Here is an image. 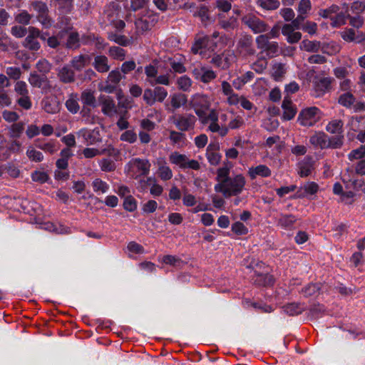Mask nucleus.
I'll use <instances>...</instances> for the list:
<instances>
[{
    "instance_id": "62",
    "label": "nucleus",
    "mask_w": 365,
    "mask_h": 365,
    "mask_svg": "<svg viewBox=\"0 0 365 365\" xmlns=\"http://www.w3.org/2000/svg\"><path fill=\"white\" fill-rule=\"evenodd\" d=\"M312 4L310 0H301L298 5L297 11L299 14L307 15L311 10Z\"/></svg>"
},
{
    "instance_id": "42",
    "label": "nucleus",
    "mask_w": 365,
    "mask_h": 365,
    "mask_svg": "<svg viewBox=\"0 0 365 365\" xmlns=\"http://www.w3.org/2000/svg\"><path fill=\"white\" fill-rule=\"evenodd\" d=\"M31 179L34 182L41 184L46 182L49 180V175L43 171L35 170L31 173Z\"/></svg>"
},
{
    "instance_id": "15",
    "label": "nucleus",
    "mask_w": 365,
    "mask_h": 365,
    "mask_svg": "<svg viewBox=\"0 0 365 365\" xmlns=\"http://www.w3.org/2000/svg\"><path fill=\"white\" fill-rule=\"evenodd\" d=\"M58 76L60 81L64 83H73L76 80L74 70L68 65L64 66L59 70Z\"/></svg>"
},
{
    "instance_id": "5",
    "label": "nucleus",
    "mask_w": 365,
    "mask_h": 365,
    "mask_svg": "<svg viewBox=\"0 0 365 365\" xmlns=\"http://www.w3.org/2000/svg\"><path fill=\"white\" fill-rule=\"evenodd\" d=\"M168 96L167 90L161 86H155L153 89L146 88L144 91L143 98L148 106H153L155 102L162 103Z\"/></svg>"
},
{
    "instance_id": "3",
    "label": "nucleus",
    "mask_w": 365,
    "mask_h": 365,
    "mask_svg": "<svg viewBox=\"0 0 365 365\" xmlns=\"http://www.w3.org/2000/svg\"><path fill=\"white\" fill-rule=\"evenodd\" d=\"M257 46L261 49V53H265L271 58L277 56L279 53V46L277 42L269 41L267 35H259L256 38Z\"/></svg>"
},
{
    "instance_id": "56",
    "label": "nucleus",
    "mask_w": 365,
    "mask_h": 365,
    "mask_svg": "<svg viewBox=\"0 0 365 365\" xmlns=\"http://www.w3.org/2000/svg\"><path fill=\"white\" fill-rule=\"evenodd\" d=\"M267 61L265 58H259L252 65V68L257 73H261L267 68Z\"/></svg>"
},
{
    "instance_id": "23",
    "label": "nucleus",
    "mask_w": 365,
    "mask_h": 365,
    "mask_svg": "<svg viewBox=\"0 0 365 365\" xmlns=\"http://www.w3.org/2000/svg\"><path fill=\"white\" fill-rule=\"evenodd\" d=\"M297 220V217L293 215L282 214L277 220V224L284 229L290 230Z\"/></svg>"
},
{
    "instance_id": "58",
    "label": "nucleus",
    "mask_w": 365,
    "mask_h": 365,
    "mask_svg": "<svg viewBox=\"0 0 365 365\" xmlns=\"http://www.w3.org/2000/svg\"><path fill=\"white\" fill-rule=\"evenodd\" d=\"M121 79L122 75L118 69L111 71L108 76V81L115 85H118Z\"/></svg>"
},
{
    "instance_id": "14",
    "label": "nucleus",
    "mask_w": 365,
    "mask_h": 365,
    "mask_svg": "<svg viewBox=\"0 0 365 365\" xmlns=\"http://www.w3.org/2000/svg\"><path fill=\"white\" fill-rule=\"evenodd\" d=\"M334 79L329 77L315 78L313 81L314 89L317 92V95L322 94L331 89V84Z\"/></svg>"
},
{
    "instance_id": "7",
    "label": "nucleus",
    "mask_w": 365,
    "mask_h": 365,
    "mask_svg": "<svg viewBox=\"0 0 365 365\" xmlns=\"http://www.w3.org/2000/svg\"><path fill=\"white\" fill-rule=\"evenodd\" d=\"M242 23L250 28L254 34H261L268 30L267 24L254 14H249L242 19Z\"/></svg>"
},
{
    "instance_id": "26",
    "label": "nucleus",
    "mask_w": 365,
    "mask_h": 365,
    "mask_svg": "<svg viewBox=\"0 0 365 365\" xmlns=\"http://www.w3.org/2000/svg\"><path fill=\"white\" fill-rule=\"evenodd\" d=\"M230 162L227 161V163H224L223 167L217 169V177H216V180L218 181L217 184H224L230 178V168L227 166V164H230Z\"/></svg>"
},
{
    "instance_id": "16",
    "label": "nucleus",
    "mask_w": 365,
    "mask_h": 365,
    "mask_svg": "<svg viewBox=\"0 0 365 365\" xmlns=\"http://www.w3.org/2000/svg\"><path fill=\"white\" fill-rule=\"evenodd\" d=\"M92 65L99 73H107L110 70L108 58L104 55L96 56Z\"/></svg>"
},
{
    "instance_id": "19",
    "label": "nucleus",
    "mask_w": 365,
    "mask_h": 365,
    "mask_svg": "<svg viewBox=\"0 0 365 365\" xmlns=\"http://www.w3.org/2000/svg\"><path fill=\"white\" fill-rule=\"evenodd\" d=\"M133 166L137 169L138 174L135 178L140 176H145L149 173L150 163L148 160L136 158L133 161Z\"/></svg>"
},
{
    "instance_id": "60",
    "label": "nucleus",
    "mask_w": 365,
    "mask_h": 365,
    "mask_svg": "<svg viewBox=\"0 0 365 365\" xmlns=\"http://www.w3.org/2000/svg\"><path fill=\"white\" fill-rule=\"evenodd\" d=\"M178 88L183 91H187L191 86V80L186 76H181L178 80Z\"/></svg>"
},
{
    "instance_id": "13",
    "label": "nucleus",
    "mask_w": 365,
    "mask_h": 365,
    "mask_svg": "<svg viewBox=\"0 0 365 365\" xmlns=\"http://www.w3.org/2000/svg\"><path fill=\"white\" fill-rule=\"evenodd\" d=\"M99 101L102 105V112L104 115L111 116L113 113H117L115 102L111 97L102 95L99 97Z\"/></svg>"
},
{
    "instance_id": "35",
    "label": "nucleus",
    "mask_w": 365,
    "mask_h": 365,
    "mask_svg": "<svg viewBox=\"0 0 365 365\" xmlns=\"http://www.w3.org/2000/svg\"><path fill=\"white\" fill-rule=\"evenodd\" d=\"M344 135H336L331 138L328 137V141L327 142V148L336 149L340 148L343 145Z\"/></svg>"
},
{
    "instance_id": "34",
    "label": "nucleus",
    "mask_w": 365,
    "mask_h": 365,
    "mask_svg": "<svg viewBox=\"0 0 365 365\" xmlns=\"http://www.w3.org/2000/svg\"><path fill=\"white\" fill-rule=\"evenodd\" d=\"M34 144L37 148L51 154L53 153L56 150L55 143L52 141L43 143L40 138H37L34 140Z\"/></svg>"
},
{
    "instance_id": "52",
    "label": "nucleus",
    "mask_w": 365,
    "mask_h": 365,
    "mask_svg": "<svg viewBox=\"0 0 365 365\" xmlns=\"http://www.w3.org/2000/svg\"><path fill=\"white\" fill-rule=\"evenodd\" d=\"M339 11V6L336 4H332L331 6H329L328 9H321L319 11V14L324 18H330L331 17V15L333 14H336Z\"/></svg>"
},
{
    "instance_id": "51",
    "label": "nucleus",
    "mask_w": 365,
    "mask_h": 365,
    "mask_svg": "<svg viewBox=\"0 0 365 365\" xmlns=\"http://www.w3.org/2000/svg\"><path fill=\"white\" fill-rule=\"evenodd\" d=\"M14 91L18 95L21 96L29 95L27 85L24 81H19L16 83L14 86Z\"/></svg>"
},
{
    "instance_id": "47",
    "label": "nucleus",
    "mask_w": 365,
    "mask_h": 365,
    "mask_svg": "<svg viewBox=\"0 0 365 365\" xmlns=\"http://www.w3.org/2000/svg\"><path fill=\"white\" fill-rule=\"evenodd\" d=\"M31 18L32 16L26 11L24 10L16 15L15 21L20 24L28 25L30 23Z\"/></svg>"
},
{
    "instance_id": "36",
    "label": "nucleus",
    "mask_w": 365,
    "mask_h": 365,
    "mask_svg": "<svg viewBox=\"0 0 365 365\" xmlns=\"http://www.w3.org/2000/svg\"><path fill=\"white\" fill-rule=\"evenodd\" d=\"M91 108L90 106H83L80 111L82 118H84L86 123L93 124L96 123V116L91 114Z\"/></svg>"
},
{
    "instance_id": "17",
    "label": "nucleus",
    "mask_w": 365,
    "mask_h": 365,
    "mask_svg": "<svg viewBox=\"0 0 365 365\" xmlns=\"http://www.w3.org/2000/svg\"><path fill=\"white\" fill-rule=\"evenodd\" d=\"M29 83L33 86L38 88H46L48 85V81L46 76H40L36 72L31 73L29 78Z\"/></svg>"
},
{
    "instance_id": "40",
    "label": "nucleus",
    "mask_w": 365,
    "mask_h": 365,
    "mask_svg": "<svg viewBox=\"0 0 365 365\" xmlns=\"http://www.w3.org/2000/svg\"><path fill=\"white\" fill-rule=\"evenodd\" d=\"M169 139L174 144H184L186 140L185 135L182 132L170 130Z\"/></svg>"
},
{
    "instance_id": "29",
    "label": "nucleus",
    "mask_w": 365,
    "mask_h": 365,
    "mask_svg": "<svg viewBox=\"0 0 365 365\" xmlns=\"http://www.w3.org/2000/svg\"><path fill=\"white\" fill-rule=\"evenodd\" d=\"M191 104L193 108H195L196 107L202 109H209L210 108V103L208 102L207 97L203 95L195 96L193 98Z\"/></svg>"
},
{
    "instance_id": "64",
    "label": "nucleus",
    "mask_w": 365,
    "mask_h": 365,
    "mask_svg": "<svg viewBox=\"0 0 365 365\" xmlns=\"http://www.w3.org/2000/svg\"><path fill=\"white\" fill-rule=\"evenodd\" d=\"M159 176L163 180H168L172 178L173 173L168 166H160L159 168Z\"/></svg>"
},
{
    "instance_id": "46",
    "label": "nucleus",
    "mask_w": 365,
    "mask_h": 365,
    "mask_svg": "<svg viewBox=\"0 0 365 365\" xmlns=\"http://www.w3.org/2000/svg\"><path fill=\"white\" fill-rule=\"evenodd\" d=\"M261 7L267 10H274L279 6L278 0H258Z\"/></svg>"
},
{
    "instance_id": "55",
    "label": "nucleus",
    "mask_w": 365,
    "mask_h": 365,
    "mask_svg": "<svg viewBox=\"0 0 365 365\" xmlns=\"http://www.w3.org/2000/svg\"><path fill=\"white\" fill-rule=\"evenodd\" d=\"M201 70L202 73L200 80L203 83H209L216 78V74L212 70L205 69V68H202Z\"/></svg>"
},
{
    "instance_id": "28",
    "label": "nucleus",
    "mask_w": 365,
    "mask_h": 365,
    "mask_svg": "<svg viewBox=\"0 0 365 365\" xmlns=\"http://www.w3.org/2000/svg\"><path fill=\"white\" fill-rule=\"evenodd\" d=\"M108 55L115 60L123 61L125 58L126 51L119 46H110L108 51Z\"/></svg>"
},
{
    "instance_id": "9",
    "label": "nucleus",
    "mask_w": 365,
    "mask_h": 365,
    "mask_svg": "<svg viewBox=\"0 0 365 365\" xmlns=\"http://www.w3.org/2000/svg\"><path fill=\"white\" fill-rule=\"evenodd\" d=\"M252 283L258 287H271L274 283V278L272 274H269L268 271L261 272L258 269H255L253 275L251 276Z\"/></svg>"
},
{
    "instance_id": "27",
    "label": "nucleus",
    "mask_w": 365,
    "mask_h": 365,
    "mask_svg": "<svg viewBox=\"0 0 365 365\" xmlns=\"http://www.w3.org/2000/svg\"><path fill=\"white\" fill-rule=\"evenodd\" d=\"M81 46L80 43V37L78 32H71L68 34L66 43V48L72 50H76L79 48Z\"/></svg>"
},
{
    "instance_id": "10",
    "label": "nucleus",
    "mask_w": 365,
    "mask_h": 365,
    "mask_svg": "<svg viewBox=\"0 0 365 365\" xmlns=\"http://www.w3.org/2000/svg\"><path fill=\"white\" fill-rule=\"evenodd\" d=\"M29 34L25 38L23 46L29 51H36L41 48L40 43L38 41V36H40V30L36 27H29Z\"/></svg>"
},
{
    "instance_id": "44",
    "label": "nucleus",
    "mask_w": 365,
    "mask_h": 365,
    "mask_svg": "<svg viewBox=\"0 0 365 365\" xmlns=\"http://www.w3.org/2000/svg\"><path fill=\"white\" fill-rule=\"evenodd\" d=\"M123 208L128 212H133L137 208V202L130 195L126 196L123 202Z\"/></svg>"
},
{
    "instance_id": "1",
    "label": "nucleus",
    "mask_w": 365,
    "mask_h": 365,
    "mask_svg": "<svg viewBox=\"0 0 365 365\" xmlns=\"http://www.w3.org/2000/svg\"><path fill=\"white\" fill-rule=\"evenodd\" d=\"M245 178L242 175H237L234 178H230L224 184H216L215 190L221 192L226 198L240 194L245 185Z\"/></svg>"
},
{
    "instance_id": "30",
    "label": "nucleus",
    "mask_w": 365,
    "mask_h": 365,
    "mask_svg": "<svg viewBox=\"0 0 365 365\" xmlns=\"http://www.w3.org/2000/svg\"><path fill=\"white\" fill-rule=\"evenodd\" d=\"M24 130V123L23 122L13 123L9 130L10 138L16 139L21 137Z\"/></svg>"
},
{
    "instance_id": "4",
    "label": "nucleus",
    "mask_w": 365,
    "mask_h": 365,
    "mask_svg": "<svg viewBox=\"0 0 365 365\" xmlns=\"http://www.w3.org/2000/svg\"><path fill=\"white\" fill-rule=\"evenodd\" d=\"M31 6L37 13V20L44 28H50L52 26L53 20L49 16V9L47 4L41 1H34L31 3Z\"/></svg>"
},
{
    "instance_id": "50",
    "label": "nucleus",
    "mask_w": 365,
    "mask_h": 365,
    "mask_svg": "<svg viewBox=\"0 0 365 365\" xmlns=\"http://www.w3.org/2000/svg\"><path fill=\"white\" fill-rule=\"evenodd\" d=\"M101 168L104 172H112L115 170L116 166L113 160L103 158L100 163Z\"/></svg>"
},
{
    "instance_id": "61",
    "label": "nucleus",
    "mask_w": 365,
    "mask_h": 365,
    "mask_svg": "<svg viewBox=\"0 0 365 365\" xmlns=\"http://www.w3.org/2000/svg\"><path fill=\"white\" fill-rule=\"evenodd\" d=\"M232 231L238 235H246L248 229L240 222H236L232 225Z\"/></svg>"
},
{
    "instance_id": "31",
    "label": "nucleus",
    "mask_w": 365,
    "mask_h": 365,
    "mask_svg": "<svg viewBox=\"0 0 365 365\" xmlns=\"http://www.w3.org/2000/svg\"><path fill=\"white\" fill-rule=\"evenodd\" d=\"M344 123L341 120H334L328 123L327 130L331 133L342 135Z\"/></svg>"
},
{
    "instance_id": "24",
    "label": "nucleus",
    "mask_w": 365,
    "mask_h": 365,
    "mask_svg": "<svg viewBox=\"0 0 365 365\" xmlns=\"http://www.w3.org/2000/svg\"><path fill=\"white\" fill-rule=\"evenodd\" d=\"M81 99L83 106L96 107V100L94 93L91 90H85L81 93Z\"/></svg>"
},
{
    "instance_id": "53",
    "label": "nucleus",
    "mask_w": 365,
    "mask_h": 365,
    "mask_svg": "<svg viewBox=\"0 0 365 365\" xmlns=\"http://www.w3.org/2000/svg\"><path fill=\"white\" fill-rule=\"evenodd\" d=\"M26 155L31 160L34 162H41L43 159L42 153L37 151L34 148L28 149L26 151Z\"/></svg>"
},
{
    "instance_id": "11",
    "label": "nucleus",
    "mask_w": 365,
    "mask_h": 365,
    "mask_svg": "<svg viewBox=\"0 0 365 365\" xmlns=\"http://www.w3.org/2000/svg\"><path fill=\"white\" fill-rule=\"evenodd\" d=\"M91 61V56L88 54H80L72 58L70 61V66L74 71L81 72L88 66Z\"/></svg>"
},
{
    "instance_id": "22",
    "label": "nucleus",
    "mask_w": 365,
    "mask_h": 365,
    "mask_svg": "<svg viewBox=\"0 0 365 365\" xmlns=\"http://www.w3.org/2000/svg\"><path fill=\"white\" fill-rule=\"evenodd\" d=\"M219 149V145H209L207 148V158L209 163L212 165H217L219 164L221 160V155L215 150Z\"/></svg>"
},
{
    "instance_id": "38",
    "label": "nucleus",
    "mask_w": 365,
    "mask_h": 365,
    "mask_svg": "<svg viewBox=\"0 0 365 365\" xmlns=\"http://www.w3.org/2000/svg\"><path fill=\"white\" fill-rule=\"evenodd\" d=\"M355 97L349 92H346L341 95L339 98L338 102L344 107L350 108L355 102Z\"/></svg>"
},
{
    "instance_id": "8",
    "label": "nucleus",
    "mask_w": 365,
    "mask_h": 365,
    "mask_svg": "<svg viewBox=\"0 0 365 365\" xmlns=\"http://www.w3.org/2000/svg\"><path fill=\"white\" fill-rule=\"evenodd\" d=\"M237 51L244 57L255 54L253 46V38L251 35L245 34L241 36L237 43Z\"/></svg>"
},
{
    "instance_id": "41",
    "label": "nucleus",
    "mask_w": 365,
    "mask_h": 365,
    "mask_svg": "<svg viewBox=\"0 0 365 365\" xmlns=\"http://www.w3.org/2000/svg\"><path fill=\"white\" fill-rule=\"evenodd\" d=\"M209 40L210 39L208 36H204L197 39L191 48L192 52L195 54H197L200 49L207 47Z\"/></svg>"
},
{
    "instance_id": "57",
    "label": "nucleus",
    "mask_w": 365,
    "mask_h": 365,
    "mask_svg": "<svg viewBox=\"0 0 365 365\" xmlns=\"http://www.w3.org/2000/svg\"><path fill=\"white\" fill-rule=\"evenodd\" d=\"M6 73L9 78L15 81L19 80L21 76V71L18 67H8L6 70Z\"/></svg>"
},
{
    "instance_id": "48",
    "label": "nucleus",
    "mask_w": 365,
    "mask_h": 365,
    "mask_svg": "<svg viewBox=\"0 0 365 365\" xmlns=\"http://www.w3.org/2000/svg\"><path fill=\"white\" fill-rule=\"evenodd\" d=\"M365 157V145H361L359 148L353 150L349 154V159L350 160L361 159Z\"/></svg>"
},
{
    "instance_id": "18",
    "label": "nucleus",
    "mask_w": 365,
    "mask_h": 365,
    "mask_svg": "<svg viewBox=\"0 0 365 365\" xmlns=\"http://www.w3.org/2000/svg\"><path fill=\"white\" fill-rule=\"evenodd\" d=\"M43 110L48 113H56L59 110V103L53 97H46L42 102Z\"/></svg>"
},
{
    "instance_id": "12",
    "label": "nucleus",
    "mask_w": 365,
    "mask_h": 365,
    "mask_svg": "<svg viewBox=\"0 0 365 365\" xmlns=\"http://www.w3.org/2000/svg\"><path fill=\"white\" fill-rule=\"evenodd\" d=\"M282 108L283 109L282 119L284 120H290L293 119L297 114V107L293 104L289 97H284Z\"/></svg>"
},
{
    "instance_id": "43",
    "label": "nucleus",
    "mask_w": 365,
    "mask_h": 365,
    "mask_svg": "<svg viewBox=\"0 0 365 365\" xmlns=\"http://www.w3.org/2000/svg\"><path fill=\"white\" fill-rule=\"evenodd\" d=\"M187 158L185 155L180 154L177 152L172 153L170 155V160L172 163L179 165L181 168L182 165L185 164Z\"/></svg>"
},
{
    "instance_id": "32",
    "label": "nucleus",
    "mask_w": 365,
    "mask_h": 365,
    "mask_svg": "<svg viewBox=\"0 0 365 365\" xmlns=\"http://www.w3.org/2000/svg\"><path fill=\"white\" fill-rule=\"evenodd\" d=\"M65 104L68 110L73 114L77 113L80 110L76 94H71L69 98L66 101Z\"/></svg>"
},
{
    "instance_id": "6",
    "label": "nucleus",
    "mask_w": 365,
    "mask_h": 365,
    "mask_svg": "<svg viewBox=\"0 0 365 365\" xmlns=\"http://www.w3.org/2000/svg\"><path fill=\"white\" fill-rule=\"evenodd\" d=\"M320 110L317 107L302 109L298 116V121L304 126H312L320 119Z\"/></svg>"
},
{
    "instance_id": "63",
    "label": "nucleus",
    "mask_w": 365,
    "mask_h": 365,
    "mask_svg": "<svg viewBox=\"0 0 365 365\" xmlns=\"http://www.w3.org/2000/svg\"><path fill=\"white\" fill-rule=\"evenodd\" d=\"M2 116L9 123H14L19 118V115L16 112L6 110L2 113Z\"/></svg>"
},
{
    "instance_id": "21",
    "label": "nucleus",
    "mask_w": 365,
    "mask_h": 365,
    "mask_svg": "<svg viewBox=\"0 0 365 365\" xmlns=\"http://www.w3.org/2000/svg\"><path fill=\"white\" fill-rule=\"evenodd\" d=\"M328 135L323 132L317 133L310 137L309 142L315 147H319L322 149L327 148V142Z\"/></svg>"
},
{
    "instance_id": "45",
    "label": "nucleus",
    "mask_w": 365,
    "mask_h": 365,
    "mask_svg": "<svg viewBox=\"0 0 365 365\" xmlns=\"http://www.w3.org/2000/svg\"><path fill=\"white\" fill-rule=\"evenodd\" d=\"M320 289V284H309L302 289V293L305 297H311L318 293Z\"/></svg>"
},
{
    "instance_id": "25",
    "label": "nucleus",
    "mask_w": 365,
    "mask_h": 365,
    "mask_svg": "<svg viewBox=\"0 0 365 365\" xmlns=\"http://www.w3.org/2000/svg\"><path fill=\"white\" fill-rule=\"evenodd\" d=\"M187 102V98L185 94L178 93H174L170 96V105L174 110L185 106Z\"/></svg>"
},
{
    "instance_id": "59",
    "label": "nucleus",
    "mask_w": 365,
    "mask_h": 365,
    "mask_svg": "<svg viewBox=\"0 0 365 365\" xmlns=\"http://www.w3.org/2000/svg\"><path fill=\"white\" fill-rule=\"evenodd\" d=\"M120 140L130 143H133L137 140V135L133 130H128L121 134Z\"/></svg>"
},
{
    "instance_id": "37",
    "label": "nucleus",
    "mask_w": 365,
    "mask_h": 365,
    "mask_svg": "<svg viewBox=\"0 0 365 365\" xmlns=\"http://www.w3.org/2000/svg\"><path fill=\"white\" fill-rule=\"evenodd\" d=\"M282 308L284 312L289 314V316L298 315L301 314L303 311V308H302L300 305L297 303L287 304L284 305Z\"/></svg>"
},
{
    "instance_id": "54",
    "label": "nucleus",
    "mask_w": 365,
    "mask_h": 365,
    "mask_svg": "<svg viewBox=\"0 0 365 365\" xmlns=\"http://www.w3.org/2000/svg\"><path fill=\"white\" fill-rule=\"evenodd\" d=\"M12 101L6 91L0 88V107H9L11 105Z\"/></svg>"
},
{
    "instance_id": "33",
    "label": "nucleus",
    "mask_w": 365,
    "mask_h": 365,
    "mask_svg": "<svg viewBox=\"0 0 365 365\" xmlns=\"http://www.w3.org/2000/svg\"><path fill=\"white\" fill-rule=\"evenodd\" d=\"M320 48V42L317 41L304 40L300 44V48L308 52H317Z\"/></svg>"
},
{
    "instance_id": "20",
    "label": "nucleus",
    "mask_w": 365,
    "mask_h": 365,
    "mask_svg": "<svg viewBox=\"0 0 365 365\" xmlns=\"http://www.w3.org/2000/svg\"><path fill=\"white\" fill-rule=\"evenodd\" d=\"M248 174L250 178L254 180L257 175L264 178L270 176L271 170L267 165H259L255 168H250L249 169Z\"/></svg>"
},
{
    "instance_id": "49",
    "label": "nucleus",
    "mask_w": 365,
    "mask_h": 365,
    "mask_svg": "<svg viewBox=\"0 0 365 365\" xmlns=\"http://www.w3.org/2000/svg\"><path fill=\"white\" fill-rule=\"evenodd\" d=\"M92 185L95 192L101 191L103 193L106 192L109 187L106 182L99 178L95 179L92 182Z\"/></svg>"
},
{
    "instance_id": "39",
    "label": "nucleus",
    "mask_w": 365,
    "mask_h": 365,
    "mask_svg": "<svg viewBox=\"0 0 365 365\" xmlns=\"http://www.w3.org/2000/svg\"><path fill=\"white\" fill-rule=\"evenodd\" d=\"M326 309L324 305L321 304H314L312 305L309 310V316L311 319H317L321 317Z\"/></svg>"
},
{
    "instance_id": "2",
    "label": "nucleus",
    "mask_w": 365,
    "mask_h": 365,
    "mask_svg": "<svg viewBox=\"0 0 365 365\" xmlns=\"http://www.w3.org/2000/svg\"><path fill=\"white\" fill-rule=\"evenodd\" d=\"M170 120L182 132L193 130L197 121L196 117L191 113L176 114L171 116Z\"/></svg>"
}]
</instances>
